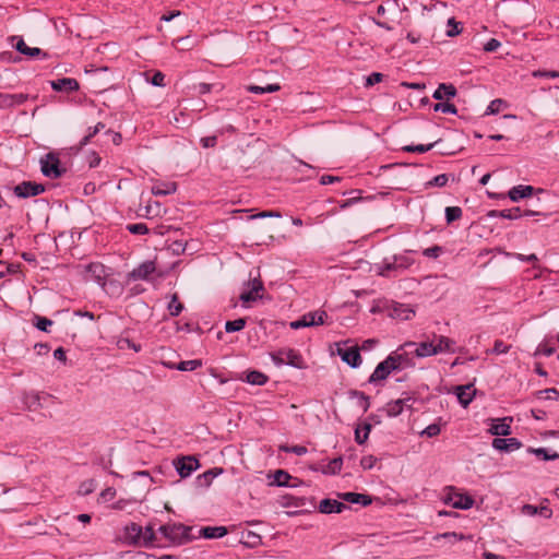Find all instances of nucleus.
I'll use <instances>...</instances> for the list:
<instances>
[{
	"label": "nucleus",
	"mask_w": 559,
	"mask_h": 559,
	"mask_svg": "<svg viewBox=\"0 0 559 559\" xmlns=\"http://www.w3.org/2000/svg\"><path fill=\"white\" fill-rule=\"evenodd\" d=\"M326 318L328 313L323 310L310 311L305 313L300 319L292 321L289 325L293 330L321 325L324 324Z\"/></svg>",
	"instance_id": "7ed1b4c3"
},
{
	"label": "nucleus",
	"mask_w": 559,
	"mask_h": 559,
	"mask_svg": "<svg viewBox=\"0 0 559 559\" xmlns=\"http://www.w3.org/2000/svg\"><path fill=\"white\" fill-rule=\"evenodd\" d=\"M462 23L456 22L454 17L448 20V29L445 32L448 37H454L462 32Z\"/></svg>",
	"instance_id": "864d4df0"
},
{
	"label": "nucleus",
	"mask_w": 559,
	"mask_h": 559,
	"mask_svg": "<svg viewBox=\"0 0 559 559\" xmlns=\"http://www.w3.org/2000/svg\"><path fill=\"white\" fill-rule=\"evenodd\" d=\"M269 486L273 487H289L295 488L302 484V481H298L296 484H292L290 480L293 479V476L285 469H276L274 472H270L267 474Z\"/></svg>",
	"instance_id": "1a4fd4ad"
},
{
	"label": "nucleus",
	"mask_w": 559,
	"mask_h": 559,
	"mask_svg": "<svg viewBox=\"0 0 559 559\" xmlns=\"http://www.w3.org/2000/svg\"><path fill=\"white\" fill-rule=\"evenodd\" d=\"M393 358L386 357L384 360L379 362L373 372L370 374L368 383L376 384L385 380L391 372L397 371V366L393 365Z\"/></svg>",
	"instance_id": "0eeeda50"
},
{
	"label": "nucleus",
	"mask_w": 559,
	"mask_h": 559,
	"mask_svg": "<svg viewBox=\"0 0 559 559\" xmlns=\"http://www.w3.org/2000/svg\"><path fill=\"white\" fill-rule=\"evenodd\" d=\"M343 466V457H334L329 462L328 465L321 467V473L324 475H337L340 474Z\"/></svg>",
	"instance_id": "e433bc0d"
},
{
	"label": "nucleus",
	"mask_w": 559,
	"mask_h": 559,
	"mask_svg": "<svg viewBox=\"0 0 559 559\" xmlns=\"http://www.w3.org/2000/svg\"><path fill=\"white\" fill-rule=\"evenodd\" d=\"M474 499L468 495H460L459 499L452 503V507L460 510H468L473 507Z\"/></svg>",
	"instance_id": "09e8293b"
},
{
	"label": "nucleus",
	"mask_w": 559,
	"mask_h": 559,
	"mask_svg": "<svg viewBox=\"0 0 559 559\" xmlns=\"http://www.w3.org/2000/svg\"><path fill=\"white\" fill-rule=\"evenodd\" d=\"M126 229L132 235H146L150 231L144 223L128 224Z\"/></svg>",
	"instance_id": "4d7b16f0"
},
{
	"label": "nucleus",
	"mask_w": 559,
	"mask_h": 559,
	"mask_svg": "<svg viewBox=\"0 0 559 559\" xmlns=\"http://www.w3.org/2000/svg\"><path fill=\"white\" fill-rule=\"evenodd\" d=\"M433 110L436 112L441 111L443 114L457 115V108L455 107L454 104L450 103L449 100H440L439 103H436L433 105Z\"/></svg>",
	"instance_id": "49530a36"
},
{
	"label": "nucleus",
	"mask_w": 559,
	"mask_h": 559,
	"mask_svg": "<svg viewBox=\"0 0 559 559\" xmlns=\"http://www.w3.org/2000/svg\"><path fill=\"white\" fill-rule=\"evenodd\" d=\"M389 316L393 319L411 320L415 316V310L406 304L393 301L388 307Z\"/></svg>",
	"instance_id": "4468645a"
},
{
	"label": "nucleus",
	"mask_w": 559,
	"mask_h": 559,
	"mask_svg": "<svg viewBox=\"0 0 559 559\" xmlns=\"http://www.w3.org/2000/svg\"><path fill=\"white\" fill-rule=\"evenodd\" d=\"M40 170L47 178L59 179L66 174L58 155L53 152L47 153L40 158Z\"/></svg>",
	"instance_id": "f03ea898"
},
{
	"label": "nucleus",
	"mask_w": 559,
	"mask_h": 559,
	"mask_svg": "<svg viewBox=\"0 0 559 559\" xmlns=\"http://www.w3.org/2000/svg\"><path fill=\"white\" fill-rule=\"evenodd\" d=\"M441 431V428L438 424L428 425L421 432V436H427L428 438L437 437Z\"/></svg>",
	"instance_id": "774afa93"
},
{
	"label": "nucleus",
	"mask_w": 559,
	"mask_h": 559,
	"mask_svg": "<svg viewBox=\"0 0 559 559\" xmlns=\"http://www.w3.org/2000/svg\"><path fill=\"white\" fill-rule=\"evenodd\" d=\"M278 504L283 508H290V507H296V508H299V507H305L307 504V502H309V504L314 508V499H310L308 500L307 498L305 497H295V496H292V495H283L278 498L277 500Z\"/></svg>",
	"instance_id": "412c9836"
},
{
	"label": "nucleus",
	"mask_w": 559,
	"mask_h": 559,
	"mask_svg": "<svg viewBox=\"0 0 559 559\" xmlns=\"http://www.w3.org/2000/svg\"><path fill=\"white\" fill-rule=\"evenodd\" d=\"M239 379L259 386L264 385L269 381V377L259 370H247Z\"/></svg>",
	"instance_id": "a878e982"
},
{
	"label": "nucleus",
	"mask_w": 559,
	"mask_h": 559,
	"mask_svg": "<svg viewBox=\"0 0 559 559\" xmlns=\"http://www.w3.org/2000/svg\"><path fill=\"white\" fill-rule=\"evenodd\" d=\"M222 473H223L222 467L210 468L206 472H204L203 474L199 475L197 477V481L199 483L200 486L209 487V486H211L213 479Z\"/></svg>",
	"instance_id": "473e14b6"
},
{
	"label": "nucleus",
	"mask_w": 559,
	"mask_h": 559,
	"mask_svg": "<svg viewBox=\"0 0 559 559\" xmlns=\"http://www.w3.org/2000/svg\"><path fill=\"white\" fill-rule=\"evenodd\" d=\"M192 527L181 523L165 524L159 526L158 532L173 545H185L195 537L191 535Z\"/></svg>",
	"instance_id": "f257e3e1"
},
{
	"label": "nucleus",
	"mask_w": 559,
	"mask_h": 559,
	"mask_svg": "<svg viewBox=\"0 0 559 559\" xmlns=\"http://www.w3.org/2000/svg\"><path fill=\"white\" fill-rule=\"evenodd\" d=\"M522 512L526 515L534 516L539 514L545 519H550L552 515V510L546 506L536 507L533 504H524L522 507Z\"/></svg>",
	"instance_id": "c756f323"
},
{
	"label": "nucleus",
	"mask_w": 559,
	"mask_h": 559,
	"mask_svg": "<svg viewBox=\"0 0 559 559\" xmlns=\"http://www.w3.org/2000/svg\"><path fill=\"white\" fill-rule=\"evenodd\" d=\"M50 86L55 92L72 93L80 88V83L73 78H61L50 81Z\"/></svg>",
	"instance_id": "dca6fc26"
},
{
	"label": "nucleus",
	"mask_w": 559,
	"mask_h": 559,
	"mask_svg": "<svg viewBox=\"0 0 559 559\" xmlns=\"http://www.w3.org/2000/svg\"><path fill=\"white\" fill-rule=\"evenodd\" d=\"M388 358H393V365L397 366V371L403 370L405 368L414 367V362L409 357V353L407 352L402 354L392 353L388 356Z\"/></svg>",
	"instance_id": "7c9ffc66"
},
{
	"label": "nucleus",
	"mask_w": 559,
	"mask_h": 559,
	"mask_svg": "<svg viewBox=\"0 0 559 559\" xmlns=\"http://www.w3.org/2000/svg\"><path fill=\"white\" fill-rule=\"evenodd\" d=\"M544 192V189H535L533 186L519 185L511 188L508 192V198L512 202H519L523 199L531 198L534 192Z\"/></svg>",
	"instance_id": "2eb2a0df"
},
{
	"label": "nucleus",
	"mask_w": 559,
	"mask_h": 559,
	"mask_svg": "<svg viewBox=\"0 0 559 559\" xmlns=\"http://www.w3.org/2000/svg\"><path fill=\"white\" fill-rule=\"evenodd\" d=\"M177 191V183L173 181H159L152 187V193L154 195H169Z\"/></svg>",
	"instance_id": "c85d7f7f"
},
{
	"label": "nucleus",
	"mask_w": 559,
	"mask_h": 559,
	"mask_svg": "<svg viewBox=\"0 0 559 559\" xmlns=\"http://www.w3.org/2000/svg\"><path fill=\"white\" fill-rule=\"evenodd\" d=\"M535 395L538 399H543V397L549 399V397H552L554 400L559 401V390H557L556 388H549V389H545V390H539V391H537L535 393Z\"/></svg>",
	"instance_id": "e2e57ef3"
},
{
	"label": "nucleus",
	"mask_w": 559,
	"mask_h": 559,
	"mask_svg": "<svg viewBox=\"0 0 559 559\" xmlns=\"http://www.w3.org/2000/svg\"><path fill=\"white\" fill-rule=\"evenodd\" d=\"M407 347H415L413 354L418 358H425L440 353V348H437L436 344H433L432 342H406L403 345H401L399 349H404Z\"/></svg>",
	"instance_id": "6e6552de"
},
{
	"label": "nucleus",
	"mask_w": 559,
	"mask_h": 559,
	"mask_svg": "<svg viewBox=\"0 0 559 559\" xmlns=\"http://www.w3.org/2000/svg\"><path fill=\"white\" fill-rule=\"evenodd\" d=\"M156 540V534L154 531V526L152 524H148L145 526L143 531V537H142V546L146 548H151L154 546V542Z\"/></svg>",
	"instance_id": "37998d69"
},
{
	"label": "nucleus",
	"mask_w": 559,
	"mask_h": 559,
	"mask_svg": "<svg viewBox=\"0 0 559 559\" xmlns=\"http://www.w3.org/2000/svg\"><path fill=\"white\" fill-rule=\"evenodd\" d=\"M361 192L362 191L359 189L350 190L348 194H350L352 197L346 200L338 201V206L344 210L362 201L364 198L361 197Z\"/></svg>",
	"instance_id": "a19ab883"
},
{
	"label": "nucleus",
	"mask_w": 559,
	"mask_h": 559,
	"mask_svg": "<svg viewBox=\"0 0 559 559\" xmlns=\"http://www.w3.org/2000/svg\"><path fill=\"white\" fill-rule=\"evenodd\" d=\"M285 365L297 368L305 369L306 362L301 356V354L294 348H285Z\"/></svg>",
	"instance_id": "bb28decb"
},
{
	"label": "nucleus",
	"mask_w": 559,
	"mask_h": 559,
	"mask_svg": "<svg viewBox=\"0 0 559 559\" xmlns=\"http://www.w3.org/2000/svg\"><path fill=\"white\" fill-rule=\"evenodd\" d=\"M520 217H522V210L520 206H515L508 210H501L500 218L518 219Z\"/></svg>",
	"instance_id": "bf43d9fd"
},
{
	"label": "nucleus",
	"mask_w": 559,
	"mask_h": 559,
	"mask_svg": "<svg viewBox=\"0 0 559 559\" xmlns=\"http://www.w3.org/2000/svg\"><path fill=\"white\" fill-rule=\"evenodd\" d=\"M156 271L154 261L147 260L127 274L128 281H150L151 275Z\"/></svg>",
	"instance_id": "9d476101"
},
{
	"label": "nucleus",
	"mask_w": 559,
	"mask_h": 559,
	"mask_svg": "<svg viewBox=\"0 0 559 559\" xmlns=\"http://www.w3.org/2000/svg\"><path fill=\"white\" fill-rule=\"evenodd\" d=\"M117 346L120 349H133L135 353L141 350V345L134 343L132 340L128 337H120L117 342Z\"/></svg>",
	"instance_id": "5fc2aeb1"
},
{
	"label": "nucleus",
	"mask_w": 559,
	"mask_h": 559,
	"mask_svg": "<svg viewBox=\"0 0 559 559\" xmlns=\"http://www.w3.org/2000/svg\"><path fill=\"white\" fill-rule=\"evenodd\" d=\"M247 88L253 94H265L277 92L281 90V86L278 84H267L266 86L249 85Z\"/></svg>",
	"instance_id": "de8ad7c7"
},
{
	"label": "nucleus",
	"mask_w": 559,
	"mask_h": 559,
	"mask_svg": "<svg viewBox=\"0 0 559 559\" xmlns=\"http://www.w3.org/2000/svg\"><path fill=\"white\" fill-rule=\"evenodd\" d=\"M24 403L29 411H36L41 406L40 396L38 393H31L25 395Z\"/></svg>",
	"instance_id": "603ef678"
},
{
	"label": "nucleus",
	"mask_w": 559,
	"mask_h": 559,
	"mask_svg": "<svg viewBox=\"0 0 559 559\" xmlns=\"http://www.w3.org/2000/svg\"><path fill=\"white\" fill-rule=\"evenodd\" d=\"M455 341L449 338L447 336L440 335L438 336V343L436 344L437 348H440V353H455Z\"/></svg>",
	"instance_id": "ea45409f"
},
{
	"label": "nucleus",
	"mask_w": 559,
	"mask_h": 559,
	"mask_svg": "<svg viewBox=\"0 0 559 559\" xmlns=\"http://www.w3.org/2000/svg\"><path fill=\"white\" fill-rule=\"evenodd\" d=\"M28 99L27 94H9L0 92V108L7 109L24 104Z\"/></svg>",
	"instance_id": "aec40b11"
},
{
	"label": "nucleus",
	"mask_w": 559,
	"mask_h": 559,
	"mask_svg": "<svg viewBox=\"0 0 559 559\" xmlns=\"http://www.w3.org/2000/svg\"><path fill=\"white\" fill-rule=\"evenodd\" d=\"M84 277L86 281H94L104 286L106 278V269L99 262H92L84 267Z\"/></svg>",
	"instance_id": "ddd939ff"
},
{
	"label": "nucleus",
	"mask_w": 559,
	"mask_h": 559,
	"mask_svg": "<svg viewBox=\"0 0 559 559\" xmlns=\"http://www.w3.org/2000/svg\"><path fill=\"white\" fill-rule=\"evenodd\" d=\"M348 396L350 399L357 397L359 400L358 404L362 408V412L366 413L370 407V397L358 390L352 389L348 391Z\"/></svg>",
	"instance_id": "4c0bfd02"
},
{
	"label": "nucleus",
	"mask_w": 559,
	"mask_h": 559,
	"mask_svg": "<svg viewBox=\"0 0 559 559\" xmlns=\"http://www.w3.org/2000/svg\"><path fill=\"white\" fill-rule=\"evenodd\" d=\"M507 106H508V104L506 100H503L501 98H496L490 102V104L488 105V107L485 111V115H487V116L497 115L501 111L502 108H504Z\"/></svg>",
	"instance_id": "8fccbe9b"
},
{
	"label": "nucleus",
	"mask_w": 559,
	"mask_h": 559,
	"mask_svg": "<svg viewBox=\"0 0 559 559\" xmlns=\"http://www.w3.org/2000/svg\"><path fill=\"white\" fill-rule=\"evenodd\" d=\"M393 259L400 272L408 269L413 264V260L406 255L395 254Z\"/></svg>",
	"instance_id": "052dcab7"
},
{
	"label": "nucleus",
	"mask_w": 559,
	"mask_h": 559,
	"mask_svg": "<svg viewBox=\"0 0 559 559\" xmlns=\"http://www.w3.org/2000/svg\"><path fill=\"white\" fill-rule=\"evenodd\" d=\"M143 527L134 522L123 528L122 540L128 545L142 546Z\"/></svg>",
	"instance_id": "f8f14e48"
},
{
	"label": "nucleus",
	"mask_w": 559,
	"mask_h": 559,
	"mask_svg": "<svg viewBox=\"0 0 559 559\" xmlns=\"http://www.w3.org/2000/svg\"><path fill=\"white\" fill-rule=\"evenodd\" d=\"M462 214H463V211L460 206L445 207L447 224H452L453 222L460 219L462 217Z\"/></svg>",
	"instance_id": "3c124183"
},
{
	"label": "nucleus",
	"mask_w": 559,
	"mask_h": 559,
	"mask_svg": "<svg viewBox=\"0 0 559 559\" xmlns=\"http://www.w3.org/2000/svg\"><path fill=\"white\" fill-rule=\"evenodd\" d=\"M105 128V124L103 122H98L94 127H90L87 130V134L82 138V140L79 142V145L76 146V151H81L85 145H87L91 140L99 133Z\"/></svg>",
	"instance_id": "f704fd0d"
},
{
	"label": "nucleus",
	"mask_w": 559,
	"mask_h": 559,
	"mask_svg": "<svg viewBox=\"0 0 559 559\" xmlns=\"http://www.w3.org/2000/svg\"><path fill=\"white\" fill-rule=\"evenodd\" d=\"M33 325L41 332L49 333L50 328L53 325V321L39 314H34Z\"/></svg>",
	"instance_id": "58836bf2"
},
{
	"label": "nucleus",
	"mask_w": 559,
	"mask_h": 559,
	"mask_svg": "<svg viewBox=\"0 0 559 559\" xmlns=\"http://www.w3.org/2000/svg\"><path fill=\"white\" fill-rule=\"evenodd\" d=\"M449 181V176L447 174H441L438 176H435L431 180L426 182V188L430 187H444Z\"/></svg>",
	"instance_id": "13d9d810"
},
{
	"label": "nucleus",
	"mask_w": 559,
	"mask_h": 559,
	"mask_svg": "<svg viewBox=\"0 0 559 559\" xmlns=\"http://www.w3.org/2000/svg\"><path fill=\"white\" fill-rule=\"evenodd\" d=\"M530 453H533L543 461H556L559 460V453L556 451L549 452L546 448H528Z\"/></svg>",
	"instance_id": "72a5a7b5"
},
{
	"label": "nucleus",
	"mask_w": 559,
	"mask_h": 559,
	"mask_svg": "<svg viewBox=\"0 0 559 559\" xmlns=\"http://www.w3.org/2000/svg\"><path fill=\"white\" fill-rule=\"evenodd\" d=\"M442 253H443V248L441 246H438V245H435L432 247L426 248L423 251V254L426 258H432V259L439 258L440 254H442Z\"/></svg>",
	"instance_id": "338daca9"
},
{
	"label": "nucleus",
	"mask_w": 559,
	"mask_h": 559,
	"mask_svg": "<svg viewBox=\"0 0 559 559\" xmlns=\"http://www.w3.org/2000/svg\"><path fill=\"white\" fill-rule=\"evenodd\" d=\"M491 445L495 450L510 453L519 450L522 447V442L516 438H495Z\"/></svg>",
	"instance_id": "a211bd4d"
},
{
	"label": "nucleus",
	"mask_w": 559,
	"mask_h": 559,
	"mask_svg": "<svg viewBox=\"0 0 559 559\" xmlns=\"http://www.w3.org/2000/svg\"><path fill=\"white\" fill-rule=\"evenodd\" d=\"M174 466L181 478H187L200 467V462L195 456L183 455L174 460Z\"/></svg>",
	"instance_id": "20e7f679"
},
{
	"label": "nucleus",
	"mask_w": 559,
	"mask_h": 559,
	"mask_svg": "<svg viewBox=\"0 0 559 559\" xmlns=\"http://www.w3.org/2000/svg\"><path fill=\"white\" fill-rule=\"evenodd\" d=\"M473 388H474V384H472V383L465 384V385H456L454 388V394L456 395L459 403L463 407H467L472 403L475 392H476L475 389L473 390V392H471V390Z\"/></svg>",
	"instance_id": "4be33fe9"
},
{
	"label": "nucleus",
	"mask_w": 559,
	"mask_h": 559,
	"mask_svg": "<svg viewBox=\"0 0 559 559\" xmlns=\"http://www.w3.org/2000/svg\"><path fill=\"white\" fill-rule=\"evenodd\" d=\"M45 191V185L35 181H22L13 188V193L20 199L36 197Z\"/></svg>",
	"instance_id": "39448f33"
},
{
	"label": "nucleus",
	"mask_w": 559,
	"mask_h": 559,
	"mask_svg": "<svg viewBox=\"0 0 559 559\" xmlns=\"http://www.w3.org/2000/svg\"><path fill=\"white\" fill-rule=\"evenodd\" d=\"M347 509L349 507L346 503L330 498L322 499L318 507L319 512L323 514L342 513Z\"/></svg>",
	"instance_id": "6ab92c4d"
},
{
	"label": "nucleus",
	"mask_w": 559,
	"mask_h": 559,
	"mask_svg": "<svg viewBox=\"0 0 559 559\" xmlns=\"http://www.w3.org/2000/svg\"><path fill=\"white\" fill-rule=\"evenodd\" d=\"M439 142H441V139H438L435 142L429 143V144H416V145L412 144V145H406V146L403 147V151L404 152H409V153L424 154V153L432 150L435 147V145L438 144Z\"/></svg>",
	"instance_id": "79ce46f5"
},
{
	"label": "nucleus",
	"mask_w": 559,
	"mask_h": 559,
	"mask_svg": "<svg viewBox=\"0 0 559 559\" xmlns=\"http://www.w3.org/2000/svg\"><path fill=\"white\" fill-rule=\"evenodd\" d=\"M246 286L248 287V289L243 290L239 296V299L242 302L248 304L254 302L259 299H263V295H259V293L264 290V285L259 277H253L249 280L246 283Z\"/></svg>",
	"instance_id": "423d86ee"
},
{
	"label": "nucleus",
	"mask_w": 559,
	"mask_h": 559,
	"mask_svg": "<svg viewBox=\"0 0 559 559\" xmlns=\"http://www.w3.org/2000/svg\"><path fill=\"white\" fill-rule=\"evenodd\" d=\"M281 451L283 452H286V453H295L296 455H304L307 453V448L304 447V445H281L280 448Z\"/></svg>",
	"instance_id": "0e129e2a"
},
{
	"label": "nucleus",
	"mask_w": 559,
	"mask_h": 559,
	"mask_svg": "<svg viewBox=\"0 0 559 559\" xmlns=\"http://www.w3.org/2000/svg\"><path fill=\"white\" fill-rule=\"evenodd\" d=\"M457 94L456 87L451 83H440L437 90L433 92L432 97L437 100H450Z\"/></svg>",
	"instance_id": "393cba45"
},
{
	"label": "nucleus",
	"mask_w": 559,
	"mask_h": 559,
	"mask_svg": "<svg viewBox=\"0 0 559 559\" xmlns=\"http://www.w3.org/2000/svg\"><path fill=\"white\" fill-rule=\"evenodd\" d=\"M167 309L171 317H178L183 310V304L179 301V297L177 294L171 296V300L169 301Z\"/></svg>",
	"instance_id": "a18cd8bd"
},
{
	"label": "nucleus",
	"mask_w": 559,
	"mask_h": 559,
	"mask_svg": "<svg viewBox=\"0 0 559 559\" xmlns=\"http://www.w3.org/2000/svg\"><path fill=\"white\" fill-rule=\"evenodd\" d=\"M360 348L358 346L343 347L337 345V355L352 368H358L361 365Z\"/></svg>",
	"instance_id": "9b49d317"
},
{
	"label": "nucleus",
	"mask_w": 559,
	"mask_h": 559,
	"mask_svg": "<svg viewBox=\"0 0 559 559\" xmlns=\"http://www.w3.org/2000/svg\"><path fill=\"white\" fill-rule=\"evenodd\" d=\"M246 324H247V318H238L233 321H226L225 322V331L227 333L239 332L242 329H245Z\"/></svg>",
	"instance_id": "c03bdc74"
},
{
	"label": "nucleus",
	"mask_w": 559,
	"mask_h": 559,
	"mask_svg": "<svg viewBox=\"0 0 559 559\" xmlns=\"http://www.w3.org/2000/svg\"><path fill=\"white\" fill-rule=\"evenodd\" d=\"M170 369L179 371H193L202 366L201 359L182 360L178 364H166Z\"/></svg>",
	"instance_id": "2f4dec72"
},
{
	"label": "nucleus",
	"mask_w": 559,
	"mask_h": 559,
	"mask_svg": "<svg viewBox=\"0 0 559 559\" xmlns=\"http://www.w3.org/2000/svg\"><path fill=\"white\" fill-rule=\"evenodd\" d=\"M338 498H341L345 502L360 504L362 507H367L372 502L371 496L359 492L338 493Z\"/></svg>",
	"instance_id": "b1692460"
},
{
	"label": "nucleus",
	"mask_w": 559,
	"mask_h": 559,
	"mask_svg": "<svg viewBox=\"0 0 559 559\" xmlns=\"http://www.w3.org/2000/svg\"><path fill=\"white\" fill-rule=\"evenodd\" d=\"M510 348L511 346L507 345L503 341L496 340L490 353L495 355L507 354L510 350Z\"/></svg>",
	"instance_id": "69168bd1"
},
{
	"label": "nucleus",
	"mask_w": 559,
	"mask_h": 559,
	"mask_svg": "<svg viewBox=\"0 0 559 559\" xmlns=\"http://www.w3.org/2000/svg\"><path fill=\"white\" fill-rule=\"evenodd\" d=\"M146 80L154 86H165V74L160 71H155L151 76L146 74Z\"/></svg>",
	"instance_id": "680f3d73"
},
{
	"label": "nucleus",
	"mask_w": 559,
	"mask_h": 559,
	"mask_svg": "<svg viewBox=\"0 0 559 559\" xmlns=\"http://www.w3.org/2000/svg\"><path fill=\"white\" fill-rule=\"evenodd\" d=\"M10 40L17 52L24 56L27 53L28 46L25 44L22 36L13 35L10 37Z\"/></svg>",
	"instance_id": "6e6d98bb"
},
{
	"label": "nucleus",
	"mask_w": 559,
	"mask_h": 559,
	"mask_svg": "<svg viewBox=\"0 0 559 559\" xmlns=\"http://www.w3.org/2000/svg\"><path fill=\"white\" fill-rule=\"evenodd\" d=\"M376 273L383 277L395 276L400 271L394 259L384 258L381 263L374 264Z\"/></svg>",
	"instance_id": "5701e85b"
},
{
	"label": "nucleus",
	"mask_w": 559,
	"mask_h": 559,
	"mask_svg": "<svg viewBox=\"0 0 559 559\" xmlns=\"http://www.w3.org/2000/svg\"><path fill=\"white\" fill-rule=\"evenodd\" d=\"M511 417L491 419V425L490 428L488 429V432L492 436L507 437L511 435Z\"/></svg>",
	"instance_id": "f3484780"
},
{
	"label": "nucleus",
	"mask_w": 559,
	"mask_h": 559,
	"mask_svg": "<svg viewBox=\"0 0 559 559\" xmlns=\"http://www.w3.org/2000/svg\"><path fill=\"white\" fill-rule=\"evenodd\" d=\"M228 533L225 526H204L199 531V535L205 539L222 538Z\"/></svg>",
	"instance_id": "cd10ccee"
},
{
	"label": "nucleus",
	"mask_w": 559,
	"mask_h": 559,
	"mask_svg": "<svg viewBox=\"0 0 559 559\" xmlns=\"http://www.w3.org/2000/svg\"><path fill=\"white\" fill-rule=\"evenodd\" d=\"M404 409V401L402 400H394L390 401L385 404L383 407V411L386 413L389 417H396L402 414Z\"/></svg>",
	"instance_id": "c9c22d12"
}]
</instances>
